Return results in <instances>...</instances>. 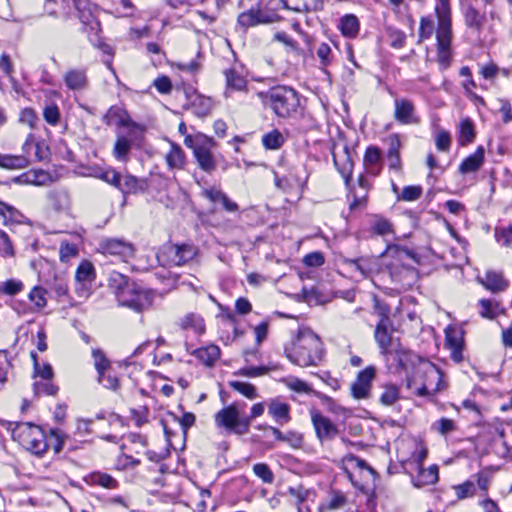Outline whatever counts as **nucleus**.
<instances>
[{
  "label": "nucleus",
  "mask_w": 512,
  "mask_h": 512,
  "mask_svg": "<svg viewBox=\"0 0 512 512\" xmlns=\"http://www.w3.org/2000/svg\"><path fill=\"white\" fill-rule=\"evenodd\" d=\"M452 30H436L437 62L442 69L451 64Z\"/></svg>",
  "instance_id": "obj_15"
},
{
  "label": "nucleus",
  "mask_w": 512,
  "mask_h": 512,
  "mask_svg": "<svg viewBox=\"0 0 512 512\" xmlns=\"http://www.w3.org/2000/svg\"><path fill=\"white\" fill-rule=\"evenodd\" d=\"M477 281L492 293L503 292L509 287V281L501 271L488 270L485 272L484 277H478Z\"/></svg>",
  "instance_id": "obj_20"
},
{
  "label": "nucleus",
  "mask_w": 512,
  "mask_h": 512,
  "mask_svg": "<svg viewBox=\"0 0 512 512\" xmlns=\"http://www.w3.org/2000/svg\"><path fill=\"white\" fill-rule=\"evenodd\" d=\"M149 188V183L146 178H138L132 174H125L122 178L120 192L124 200L128 195L144 193Z\"/></svg>",
  "instance_id": "obj_23"
},
{
  "label": "nucleus",
  "mask_w": 512,
  "mask_h": 512,
  "mask_svg": "<svg viewBox=\"0 0 512 512\" xmlns=\"http://www.w3.org/2000/svg\"><path fill=\"white\" fill-rule=\"evenodd\" d=\"M48 443L52 446L54 453H60L64 447L70 441V438L67 434L63 433L58 428H52L49 431V435L47 436Z\"/></svg>",
  "instance_id": "obj_39"
},
{
  "label": "nucleus",
  "mask_w": 512,
  "mask_h": 512,
  "mask_svg": "<svg viewBox=\"0 0 512 512\" xmlns=\"http://www.w3.org/2000/svg\"><path fill=\"white\" fill-rule=\"evenodd\" d=\"M463 345L462 331L448 326L445 329V346L451 351V358L457 363L463 360Z\"/></svg>",
  "instance_id": "obj_19"
},
{
  "label": "nucleus",
  "mask_w": 512,
  "mask_h": 512,
  "mask_svg": "<svg viewBox=\"0 0 512 512\" xmlns=\"http://www.w3.org/2000/svg\"><path fill=\"white\" fill-rule=\"evenodd\" d=\"M58 390L59 387L53 384L51 380L36 381L33 384V391L36 396H54Z\"/></svg>",
  "instance_id": "obj_49"
},
{
  "label": "nucleus",
  "mask_w": 512,
  "mask_h": 512,
  "mask_svg": "<svg viewBox=\"0 0 512 512\" xmlns=\"http://www.w3.org/2000/svg\"><path fill=\"white\" fill-rule=\"evenodd\" d=\"M476 132L474 123L471 119L466 118L461 120L459 125L458 142L460 146H466L474 141Z\"/></svg>",
  "instance_id": "obj_37"
},
{
  "label": "nucleus",
  "mask_w": 512,
  "mask_h": 512,
  "mask_svg": "<svg viewBox=\"0 0 512 512\" xmlns=\"http://www.w3.org/2000/svg\"><path fill=\"white\" fill-rule=\"evenodd\" d=\"M102 122L107 126H116L118 131L122 129L139 128L143 124L134 121L123 103H118L109 107L102 116Z\"/></svg>",
  "instance_id": "obj_11"
},
{
  "label": "nucleus",
  "mask_w": 512,
  "mask_h": 512,
  "mask_svg": "<svg viewBox=\"0 0 512 512\" xmlns=\"http://www.w3.org/2000/svg\"><path fill=\"white\" fill-rule=\"evenodd\" d=\"M145 125L137 128L116 132V140L113 146L112 154L120 162H128L129 153L132 148L141 149L145 142Z\"/></svg>",
  "instance_id": "obj_6"
},
{
  "label": "nucleus",
  "mask_w": 512,
  "mask_h": 512,
  "mask_svg": "<svg viewBox=\"0 0 512 512\" xmlns=\"http://www.w3.org/2000/svg\"><path fill=\"white\" fill-rule=\"evenodd\" d=\"M381 160V150L377 146L370 145L366 148L363 162L366 167H373Z\"/></svg>",
  "instance_id": "obj_60"
},
{
  "label": "nucleus",
  "mask_w": 512,
  "mask_h": 512,
  "mask_svg": "<svg viewBox=\"0 0 512 512\" xmlns=\"http://www.w3.org/2000/svg\"><path fill=\"white\" fill-rule=\"evenodd\" d=\"M75 10L78 13V18L82 23V29L88 34L91 42H95L99 38L101 31L100 22L95 17L91 9L89 0H72Z\"/></svg>",
  "instance_id": "obj_10"
},
{
  "label": "nucleus",
  "mask_w": 512,
  "mask_h": 512,
  "mask_svg": "<svg viewBox=\"0 0 512 512\" xmlns=\"http://www.w3.org/2000/svg\"><path fill=\"white\" fill-rule=\"evenodd\" d=\"M338 29L346 38H355L359 34L360 21L354 14H345L339 19Z\"/></svg>",
  "instance_id": "obj_30"
},
{
  "label": "nucleus",
  "mask_w": 512,
  "mask_h": 512,
  "mask_svg": "<svg viewBox=\"0 0 512 512\" xmlns=\"http://www.w3.org/2000/svg\"><path fill=\"white\" fill-rule=\"evenodd\" d=\"M485 160V149L483 146H478L474 153L470 154L462 160L459 165L458 171L460 174H468L478 171L483 165Z\"/></svg>",
  "instance_id": "obj_25"
},
{
  "label": "nucleus",
  "mask_w": 512,
  "mask_h": 512,
  "mask_svg": "<svg viewBox=\"0 0 512 512\" xmlns=\"http://www.w3.org/2000/svg\"><path fill=\"white\" fill-rule=\"evenodd\" d=\"M224 75L226 79L225 97H229L231 91L240 92L247 89L246 79L235 68L226 69Z\"/></svg>",
  "instance_id": "obj_29"
},
{
  "label": "nucleus",
  "mask_w": 512,
  "mask_h": 512,
  "mask_svg": "<svg viewBox=\"0 0 512 512\" xmlns=\"http://www.w3.org/2000/svg\"><path fill=\"white\" fill-rule=\"evenodd\" d=\"M394 331L393 322L377 323L374 331V339L380 349V354L388 356L394 349L392 332Z\"/></svg>",
  "instance_id": "obj_17"
},
{
  "label": "nucleus",
  "mask_w": 512,
  "mask_h": 512,
  "mask_svg": "<svg viewBox=\"0 0 512 512\" xmlns=\"http://www.w3.org/2000/svg\"><path fill=\"white\" fill-rule=\"evenodd\" d=\"M92 357L94 359V366L97 374L103 377V373L112 368L111 361L106 357L101 349H93Z\"/></svg>",
  "instance_id": "obj_47"
},
{
  "label": "nucleus",
  "mask_w": 512,
  "mask_h": 512,
  "mask_svg": "<svg viewBox=\"0 0 512 512\" xmlns=\"http://www.w3.org/2000/svg\"><path fill=\"white\" fill-rule=\"evenodd\" d=\"M254 474L264 483L271 484L274 481V474L266 463H256L253 465Z\"/></svg>",
  "instance_id": "obj_56"
},
{
  "label": "nucleus",
  "mask_w": 512,
  "mask_h": 512,
  "mask_svg": "<svg viewBox=\"0 0 512 512\" xmlns=\"http://www.w3.org/2000/svg\"><path fill=\"white\" fill-rule=\"evenodd\" d=\"M262 102L279 118L295 117L300 108V95L292 87L275 86L260 93Z\"/></svg>",
  "instance_id": "obj_3"
},
{
  "label": "nucleus",
  "mask_w": 512,
  "mask_h": 512,
  "mask_svg": "<svg viewBox=\"0 0 512 512\" xmlns=\"http://www.w3.org/2000/svg\"><path fill=\"white\" fill-rule=\"evenodd\" d=\"M417 469L418 475L412 478L415 487L432 485L438 481L439 470L437 465H431L428 469H424L423 467Z\"/></svg>",
  "instance_id": "obj_34"
},
{
  "label": "nucleus",
  "mask_w": 512,
  "mask_h": 512,
  "mask_svg": "<svg viewBox=\"0 0 512 512\" xmlns=\"http://www.w3.org/2000/svg\"><path fill=\"white\" fill-rule=\"evenodd\" d=\"M390 46L395 49H401L406 43V34L399 29L389 28L387 30Z\"/></svg>",
  "instance_id": "obj_57"
},
{
  "label": "nucleus",
  "mask_w": 512,
  "mask_h": 512,
  "mask_svg": "<svg viewBox=\"0 0 512 512\" xmlns=\"http://www.w3.org/2000/svg\"><path fill=\"white\" fill-rule=\"evenodd\" d=\"M28 164V160L24 156H14L5 154L1 167L7 169L24 168Z\"/></svg>",
  "instance_id": "obj_58"
},
{
  "label": "nucleus",
  "mask_w": 512,
  "mask_h": 512,
  "mask_svg": "<svg viewBox=\"0 0 512 512\" xmlns=\"http://www.w3.org/2000/svg\"><path fill=\"white\" fill-rule=\"evenodd\" d=\"M64 82L70 90H82L88 85V78L85 70L72 69L64 75Z\"/></svg>",
  "instance_id": "obj_32"
},
{
  "label": "nucleus",
  "mask_w": 512,
  "mask_h": 512,
  "mask_svg": "<svg viewBox=\"0 0 512 512\" xmlns=\"http://www.w3.org/2000/svg\"><path fill=\"white\" fill-rule=\"evenodd\" d=\"M273 39L277 42L284 44L287 48L290 49L297 56H304L305 52L302 48L299 47V44L291 38L286 32L279 31L274 34Z\"/></svg>",
  "instance_id": "obj_46"
},
{
  "label": "nucleus",
  "mask_w": 512,
  "mask_h": 512,
  "mask_svg": "<svg viewBox=\"0 0 512 512\" xmlns=\"http://www.w3.org/2000/svg\"><path fill=\"white\" fill-rule=\"evenodd\" d=\"M280 17L275 13H270L261 9L260 4L252 6L250 9L241 12L237 17V25L246 32L249 28L262 24H271L279 21Z\"/></svg>",
  "instance_id": "obj_9"
},
{
  "label": "nucleus",
  "mask_w": 512,
  "mask_h": 512,
  "mask_svg": "<svg viewBox=\"0 0 512 512\" xmlns=\"http://www.w3.org/2000/svg\"><path fill=\"white\" fill-rule=\"evenodd\" d=\"M310 415L316 437L321 443L331 441L339 434L337 425L316 409H311Z\"/></svg>",
  "instance_id": "obj_12"
},
{
  "label": "nucleus",
  "mask_w": 512,
  "mask_h": 512,
  "mask_svg": "<svg viewBox=\"0 0 512 512\" xmlns=\"http://www.w3.org/2000/svg\"><path fill=\"white\" fill-rule=\"evenodd\" d=\"M370 231L382 237L395 233L393 223L380 214H373L371 216Z\"/></svg>",
  "instance_id": "obj_33"
},
{
  "label": "nucleus",
  "mask_w": 512,
  "mask_h": 512,
  "mask_svg": "<svg viewBox=\"0 0 512 512\" xmlns=\"http://www.w3.org/2000/svg\"><path fill=\"white\" fill-rule=\"evenodd\" d=\"M265 404L264 402L253 404L250 414L246 415V402L235 401L215 414V424L218 428L224 429L228 434L243 436L249 432L251 422L264 413Z\"/></svg>",
  "instance_id": "obj_1"
},
{
  "label": "nucleus",
  "mask_w": 512,
  "mask_h": 512,
  "mask_svg": "<svg viewBox=\"0 0 512 512\" xmlns=\"http://www.w3.org/2000/svg\"><path fill=\"white\" fill-rule=\"evenodd\" d=\"M228 385L249 400H254L259 397L256 387L251 383L241 381H229Z\"/></svg>",
  "instance_id": "obj_45"
},
{
  "label": "nucleus",
  "mask_w": 512,
  "mask_h": 512,
  "mask_svg": "<svg viewBox=\"0 0 512 512\" xmlns=\"http://www.w3.org/2000/svg\"><path fill=\"white\" fill-rule=\"evenodd\" d=\"M131 282L127 276L117 271H112L109 274L108 286L114 291L116 298L119 297L120 292L126 289V286H129Z\"/></svg>",
  "instance_id": "obj_41"
},
{
  "label": "nucleus",
  "mask_w": 512,
  "mask_h": 512,
  "mask_svg": "<svg viewBox=\"0 0 512 512\" xmlns=\"http://www.w3.org/2000/svg\"><path fill=\"white\" fill-rule=\"evenodd\" d=\"M394 119L404 125L419 124L420 118L416 115L414 103L406 98L395 99Z\"/></svg>",
  "instance_id": "obj_18"
},
{
  "label": "nucleus",
  "mask_w": 512,
  "mask_h": 512,
  "mask_svg": "<svg viewBox=\"0 0 512 512\" xmlns=\"http://www.w3.org/2000/svg\"><path fill=\"white\" fill-rule=\"evenodd\" d=\"M347 503V498L340 491H332L331 497L327 504L321 505L320 509L336 510L343 507Z\"/></svg>",
  "instance_id": "obj_55"
},
{
  "label": "nucleus",
  "mask_w": 512,
  "mask_h": 512,
  "mask_svg": "<svg viewBox=\"0 0 512 512\" xmlns=\"http://www.w3.org/2000/svg\"><path fill=\"white\" fill-rule=\"evenodd\" d=\"M193 93L195 94V98L191 102L193 113L201 118L210 114L213 107L211 98L198 95L194 90Z\"/></svg>",
  "instance_id": "obj_40"
},
{
  "label": "nucleus",
  "mask_w": 512,
  "mask_h": 512,
  "mask_svg": "<svg viewBox=\"0 0 512 512\" xmlns=\"http://www.w3.org/2000/svg\"><path fill=\"white\" fill-rule=\"evenodd\" d=\"M48 198L52 208L57 212L64 211L69 206V197L65 191H52Z\"/></svg>",
  "instance_id": "obj_44"
},
{
  "label": "nucleus",
  "mask_w": 512,
  "mask_h": 512,
  "mask_svg": "<svg viewBox=\"0 0 512 512\" xmlns=\"http://www.w3.org/2000/svg\"><path fill=\"white\" fill-rule=\"evenodd\" d=\"M192 355L206 366H212L220 357V348L216 345H208L206 347L195 349L192 352Z\"/></svg>",
  "instance_id": "obj_35"
},
{
  "label": "nucleus",
  "mask_w": 512,
  "mask_h": 512,
  "mask_svg": "<svg viewBox=\"0 0 512 512\" xmlns=\"http://www.w3.org/2000/svg\"><path fill=\"white\" fill-rule=\"evenodd\" d=\"M325 349L319 336L311 330H299L292 350L285 349L286 357L300 367L316 366L322 361Z\"/></svg>",
  "instance_id": "obj_2"
},
{
  "label": "nucleus",
  "mask_w": 512,
  "mask_h": 512,
  "mask_svg": "<svg viewBox=\"0 0 512 512\" xmlns=\"http://www.w3.org/2000/svg\"><path fill=\"white\" fill-rule=\"evenodd\" d=\"M95 279V269L91 262L89 261H82L80 265L78 266L76 273H75V280L76 282H88L92 283Z\"/></svg>",
  "instance_id": "obj_43"
},
{
  "label": "nucleus",
  "mask_w": 512,
  "mask_h": 512,
  "mask_svg": "<svg viewBox=\"0 0 512 512\" xmlns=\"http://www.w3.org/2000/svg\"><path fill=\"white\" fill-rule=\"evenodd\" d=\"M478 305L480 306V315L483 318L486 319H494L497 317V309L499 308V303L495 302L493 303L489 299H480L478 302Z\"/></svg>",
  "instance_id": "obj_53"
},
{
  "label": "nucleus",
  "mask_w": 512,
  "mask_h": 512,
  "mask_svg": "<svg viewBox=\"0 0 512 512\" xmlns=\"http://www.w3.org/2000/svg\"><path fill=\"white\" fill-rule=\"evenodd\" d=\"M376 376V369L374 366H367L361 370L351 385V395L355 399H365L369 397L372 381Z\"/></svg>",
  "instance_id": "obj_13"
},
{
  "label": "nucleus",
  "mask_w": 512,
  "mask_h": 512,
  "mask_svg": "<svg viewBox=\"0 0 512 512\" xmlns=\"http://www.w3.org/2000/svg\"><path fill=\"white\" fill-rule=\"evenodd\" d=\"M178 326L182 330H192L194 333L201 335L205 332L204 319L197 313L190 312L179 319Z\"/></svg>",
  "instance_id": "obj_31"
},
{
  "label": "nucleus",
  "mask_w": 512,
  "mask_h": 512,
  "mask_svg": "<svg viewBox=\"0 0 512 512\" xmlns=\"http://www.w3.org/2000/svg\"><path fill=\"white\" fill-rule=\"evenodd\" d=\"M313 395L321 401V404L325 406L329 412L334 414H341L345 412V408L338 405L332 397L319 391H313Z\"/></svg>",
  "instance_id": "obj_52"
},
{
  "label": "nucleus",
  "mask_w": 512,
  "mask_h": 512,
  "mask_svg": "<svg viewBox=\"0 0 512 512\" xmlns=\"http://www.w3.org/2000/svg\"><path fill=\"white\" fill-rule=\"evenodd\" d=\"M186 147L190 148L199 168L212 174L217 167V157L212 153V149L216 146V141L201 132L195 135H187L184 139Z\"/></svg>",
  "instance_id": "obj_5"
},
{
  "label": "nucleus",
  "mask_w": 512,
  "mask_h": 512,
  "mask_svg": "<svg viewBox=\"0 0 512 512\" xmlns=\"http://www.w3.org/2000/svg\"><path fill=\"white\" fill-rule=\"evenodd\" d=\"M461 13L465 26L480 35L487 22L486 13L481 12L469 2L461 4Z\"/></svg>",
  "instance_id": "obj_14"
},
{
  "label": "nucleus",
  "mask_w": 512,
  "mask_h": 512,
  "mask_svg": "<svg viewBox=\"0 0 512 512\" xmlns=\"http://www.w3.org/2000/svg\"><path fill=\"white\" fill-rule=\"evenodd\" d=\"M432 429L441 435H446L456 429V424L449 418H441L432 424Z\"/></svg>",
  "instance_id": "obj_63"
},
{
  "label": "nucleus",
  "mask_w": 512,
  "mask_h": 512,
  "mask_svg": "<svg viewBox=\"0 0 512 512\" xmlns=\"http://www.w3.org/2000/svg\"><path fill=\"white\" fill-rule=\"evenodd\" d=\"M43 117L48 124L52 126L57 125L60 120L58 106L56 104L47 105L43 110Z\"/></svg>",
  "instance_id": "obj_64"
},
{
  "label": "nucleus",
  "mask_w": 512,
  "mask_h": 512,
  "mask_svg": "<svg viewBox=\"0 0 512 512\" xmlns=\"http://www.w3.org/2000/svg\"><path fill=\"white\" fill-rule=\"evenodd\" d=\"M285 138L278 129L265 133L262 136V144L267 150H277L283 146Z\"/></svg>",
  "instance_id": "obj_42"
},
{
  "label": "nucleus",
  "mask_w": 512,
  "mask_h": 512,
  "mask_svg": "<svg viewBox=\"0 0 512 512\" xmlns=\"http://www.w3.org/2000/svg\"><path fill=\"white\" fill-rule=\"evenodd\" d=\"M153 293L136 282H131L120 292L117 301L119 305L128 307L136 312H142L152 305Z\"/></svg>",
  "instance_id": "obj_8"
},
{
  "label": "nucleus",
  "mask_w": 512,
  "mask_h": 512,
  "mask_svg": "<svg viewBox=\"0 0 512 512\" xmlns=\"http://www.w3.org/2000/svg\"><path fill=\"white\" fill-rule=\"evenodd\" d=\"M39 175L44 176L43 172L37 173V172H24L21 175L17 177H13L11 179L12 183L15 184H34V185H40L42 182L38 179Z\"/></svg>",
  "instance_id": "obj_61"
},
{
  "label": "nucleus",
  "mask_w": 512,
  "mask_h": 512,
  "mask_svg": "<svg viewBox=\"0 0 512 512\" xmlns=\"http://www.w3.org/2000/svg\"><path fill=\"white\" fill-rule=\"evenodd\" d=\"M46 285V289L56 297L68 296V280L64 274H54L51 279L46 280Z\"/></svg>",
  "instance_id": "obj_36"
},
{
  "label": "nucleus",
  "mask_w": 512,
  "mask_h": 512,
  "mask_svg": "<svg viewBox=\"0 0 512 512\" xmlns=\"http://www.w3.org/2000/svg\"><path fill=\"white\" fill-rule=\"evenodd\" d=\"M358 188L363 190V194H360L357 189L350 185L349 188V196H352V201L349 204V210L354 211L359 207H366L368 200V193L370 189V184L366 177L361 174L357 179Z\"/></svg>",
  "instance_id": "obj_22"
},
{
  "label": "nucleus",
  "mask_w": 512,
  "mask_h": 512,
  "mask_svg": "<svg viewBox=\"0 0 512 512\" xmlns=\"http://www.w3.org/2000/svg\"><path fill=\"white\" fill-rule=\"evenodd\" d=\"M166 162L170 169H182L184 167L185 153L178 144H171V149L166 155Z\"/></svg>",
  "instance_id": "obj_38"
},
{
  "label": "nucleus",
  "mask_w": 512,
  "mask_h": 512,
  "mask_svg": "<svg viewBox=\"0 0 512 512\" xmlns=\"http://www.w3.org/2000/svg\"><path fill=\"white\" fill-rule=\"evenodd\" d=\"M373 309H374V312L379 316V321L378 323H383V322H391V318H390V307L388 304H386L385 302L379 300L378 298H374V301H373Z\"/></svg>",
  "instance_id": "obj_59"
},
{
  "label": "nucleus",
  "mask_w": 512,
  "mask_h": 512,
  "mask_svg": "<svg viewBox=\"0 0 512 512\" xmlns=\"http://www.w3.org/2000/svg\"><path fill=\"white\" fill-rule=\"evenodd\" d=\"M11 435L13 440L36 456H42L49 447L43 428L32 422L15 423Z\"/></svg>",
  "instance_id": "obj_4"
},
{
  "label": "nucleus",
  "mask_w": 512,
  "mask_h": 512,
  "mask_svg": "<svg viewBox=\"0 0 512 512\" xmlns=\"http://www.w3.org/2000/svg\"><path fill=\"white\" fill-rule=\"evenodd\" d=\"M394 352V360L397 363V367L405 373L406 384L410 388L415 382L417 374L424 372L425 363L429 361L413 351L402 347L400 343L394 348Z\"/></svg>",
  "instance_id": "obj_7"
},
{
  "label": "nucleus",
  "mask_w": 512,
  "mask_h": 512,
  "mask_svg": "<svg viewBox=\"0 0 512 512\" xmlns=\"http://www.w3.org/2000/svg\"><path fill=\"white\" fill-rule=\"evenodd\" d=\"M98 382L106 389L117 391L120 388V382L118 377L116 376L114 369L111 368L107 370V372H104L102 375L103 377H100V374H97Z\"/></svg>",
  "instance_id": "obj_50"
},
{
  "label": "nucleus",
  "mask_w": 512,
  "mask_h": 512,
  "mask_svg": "<svg viewBox=\"0 0 512 512\" xmlns=\"http://www.w3.org/2000/svg\"><path fill=\"white\" fill-rule=\"evenodd\" d=\"M434 12L437 18L436 30H452V10L450 0H436Z\"/></svg>",
  "instance_id": "obj_24"
},
{
  "label": "nucleus",
  "mask_w": 512,
  "mask_h": 512,
  "mask_svg": "<svg viewBox=\"0 0 512 512\" xmlns=\"http://www.w3.org/2000/svg\"><path fill=\"white\" fill-rule=\"evenodd\" d=\"M84 481L90 486H100L105 489H117L119 488V482L113 476L108 473L101 471H94L89 473Z\"/></svg>",
  "instance_id": "obj_28"
},
{
  "label": "nucleus",
  "mask_w": 512,
  "mask_h": 512,
  "mask_svg": "<svg viewBox=\"0 0 512 512\" xmlns=\"http://www.w3.org/2000/svg\"><path fill=\"white\" fill-rule=\"evenodd\" d=\"M400 398L399 388L394 384H387L384 386V391L380 396V403L384 406H391L395 404Z\"/></svg>",
  "instance_id": "obj_48"
},
{
  "label": "nucleus",
  "mask_w": 512,
  "mask_h": 512,
  "mask_svg": "<svg viewBox=\"0 0 512 512\" xmlns=\"http://www.w3.org/2000/svg\"><path fill=\"white\" fill-rule=\"evenodd\" d=\"M197 251L192 244H174L166 248L165 254L170 265L181 266L191 261Z\"/></svg>",
  "instance_id": "obj_16"
},
{
  "label": "nucleus",
  "mask_w": 512,
  "mask_h": 512,
  "mask_svg": "<svg viewBox=\"0 0 512 512\" xmlns=\"http://www.w3.org/2000/svg\"><path fill=\"white\" fill-rule=\"evenodd\" d=\"M106 253L120 256L121 258H129L134 254V247L131 243L121 239H108L103 244Z\"/></svg>",
  "instance_id": "obj_27"
},
{
  "label": "nucleus",
  "mask_w": 512,
  "mask_h": 512,
  "mask_svg": "<svg viewBox=\"0 0 512 512\" xmlns=\"http://www.w3.org/2000/svg\"><path fill=\"white\" fill-rule=\"evenodd\" d=\"M344 263L353 266L363 277H367L372 271L371 261L367 257H359L355 259L346 258Z\"/></svg>",
  "instance_id": "obj_51"
},
{
  "label": "nucleus",
  "mask_w": 512,
  "mask_h": 512,
  "mask_svg": "<svg viewBox=\"0 0 512 512\" xmlns=\"http://www.w3.org/2000/svg\"><path fill=\"white\" fill-rule=\"evenodd\" d=\"M48 293L46 288L35 286L29 293L28 297L31 302L35 304L37 309H42L46 306L47 300L45 295Z\"/></svg>",
  "instance_id": "obj_54"
},
{
  "label": "nucleus",
  "mask_w": 512,
  "mask_h": 512,
  "mask_svg": "<svg viewBox=\"0 0 512 512\" xmlns=\"http://www.w3.org/2000/svg\"><path fill=\"white\" fill-rule=\"evenodd\" d=\"M268 415L279 425H285L291 421V407L279 397L269 399L266 402Z\"/></svg>",
  "instance_id": "obj_21"
},
{
  "label": "nucleus",
  "mask_w": 512,
  "mask_h": 512,
  "mask_svg": "<svg viewBox=\"0 0 512 512\" xmlns=\"http://www.w3.org/2000/svg\"><path fill=\"white\" fill-rule=\"evenodd\" d=\"M286 385L289 389L298 393H306L313 395V391H315L308 383L296 377L289 379L286 382Z\"/></svg>",
  "instance_id": "obj_62"
},
{
  "label": "nucleus",
  "mask_w": 512,
  "mask_h": 512,
  "mask_svg": "<svg viewBox=\"0 0 512 512\" xmlns=\"http://www.w3.org/2000/svg\"><path fill=\"white\" fill-rule=\"evenodd\" d=\"M0 217L5 225L29 224L31 221L17 208L0 200Z\"/></svg>",
  "instance_id": "obj_26"
}]
</instances>
